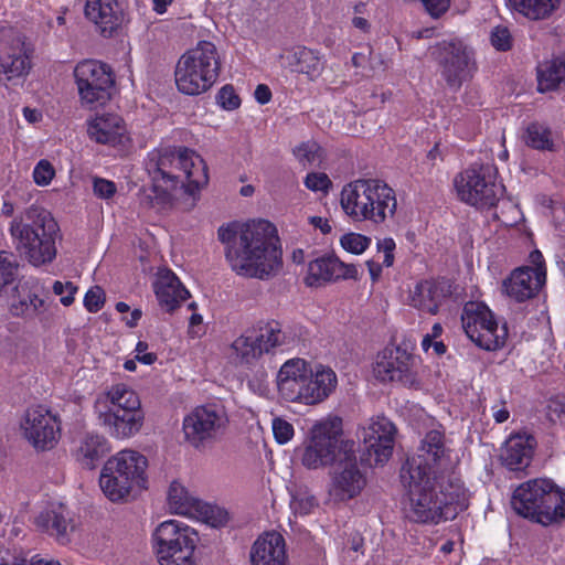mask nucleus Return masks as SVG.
<instances>
[{
    "mask_svg": "<svg viewBox=\"0 0 565 565\" xmlns=\"http://www.w3.org/2000/svg\"><path fill=\"white\" fill-rule=\"evenodd\" d=\"M401 479L407 489V516L418 523L452 520L468 508L469 494L457 478L430 476L418 460H407Z\"/></svg>",
    "mask_w": 565,
    "mask_h": 565,
    "instance_id": "f257e3e1",
    "label": "nucleus"
},
{
    "mask_svg": "<svg viewBox=\"0 0 565 565\" xmlns=\"http://www.w3.org/2000/svg\"><path fill=\"white\" fill-rule=\"evenodd\" d=\"M275 234V226L265 220L233 222L217 231L231 269L238 276L258 279H267L280 268L281 252Z\"/></svg>",
    "mask_w": 565,
    "mask_h": 565,
    "instance_id": "f03ea898",
    "label": "nucleus"
},
{
    "mask_svg": "<svg viewBox=\"0 0 565 565\" xmlns=\"http://www.w3.org/2000/svg\"><path fill=\"white\" fill-rule=\"evenodd\" d=\"M276 386L285 402L315 406L334 393L338 376L330 366L312 365L303 359L294 358L280 366Z\"/></svg>",
    "mask_w": 565,
    "mask_h": 565,
    "instance_id": "7ed1b4c3",
    "label": "nucleus"
},
{
    "mask_svg": "<svg viewBox=\"0 0 565 565\" xmlns=\"http://www.w3.org/2000/svg\"><path fill=\"white\" fill-rule=\"evenodd\" d=\"M340 205L353 222L384 224L397 210L395 190L381 179L361 178L345 184L340 192Z\"/></svg>",
    "mask_w": 565,
    "mask_h": 565,
    "instance_id": "20e7f679",
    "label": "nucleus"
},
{
    "mask_svg": "<svg viewBox=\"0 0 565 565\" xmlns=\"http://www.w3.org/2000/svg\"><path fill=\"white\" fill-rule=\"evenodd\" d=\"M9 232L17 250L32 265L40 266L54 259L58 226L49 211L31 205L13 217Z\"/></svg>",
    "mask_w": 565,
    "mask_h": 565,
    "instance_id": "39448f33",
    "label": "nucleus"
},
{
    "mask_svg": "<svg viewBox=\"0 0 565 565\" xmlns=\"http://www.w3.org/2000/svg\"><path fill=\"white\" fill-rule=\"evenodd\" d=\"M99 426L116 439L137 435L145 424V412L138 394L128 385L114 384L100 392L94 402Z\"/></svg>",
    "mask_w": 565,
    "mask_h": 565,
    "instance_id": "423d86ee",
    "label": "nucleus"
},
{
    "mask_svg": "<svg viewBox=\"0 0 565 565\" xmlns=\"http://www.w3.org/2000/svg\"><path fill=\"white\" fill-rule=\"evenodd\" d=\"M221 56L211 41H199L180 55L174 67L177 89L186 96H198L210 90L221 72Z\"/></svg>",
    "mask_w": 565,
    "mask_h": 565,
    "instance_id": "0eeeda50",
    "label": "nucleus"
},
{
    "mask_svg": "<svg viewBox=\"0 0 565 565\" xmlns=\"http://www.w3.org/2000/svg\"><path fill=\"white\" fill-rule=\"evenodd\" d=\"M342 433V419L338 416L329 415L317 420L299 448L301 465L318 470L335 462L341 454L352 452L354 443L344 440Z\"/></svg>",
    "mask_w": 565,
    "mask_h": 565,
    "instance_id": "6e6552de",
    "label": "nucleus"
},
{
    "mask_svg": "<svg viewBox=\"0 0 565 565\" xmlns=\"http://www.w3.org/2000/svg\"><path fill=\"white\" fill-rule=\"evenodd\" d=\"M147 458L132 449H124L109 457L104 463L99 487L113 502L128 498L132 492L146 489Z\"/></svg>",
    "mask_w": 565,
    "mask_h": 565,
    "instance_id": "1a4fd4ad",
    "label": "nucleus"
},
{
    "mask_svg": "<svg viewBox=\"0 0 565 565\" xmlns=\"http://www.w3.org/2000/svg\"><path fill=\"white\" fill-rule=\"evenodd\" d=\"M292 338L278 321H260L246 329L230 345L231 356L242 366H255L265 354L290 345Z\"/></svg>",
    "mask_w": 565,
    "mask_h": 565,
    "instance_id": "9d476101",
    "label": "nucleus"
},
{
    "mask_svg": "<svg viewBox=\"0 0 565 565\" xmlns=\"http://www.w3.org/2000/svg\"><path fill=\"white\" fill-rule=\"evenodd\" d=\"M151 543L159 565H195L199 534L190 525L163 521L154 529Z\"/></svg>",
    "mask_w": 565,
    "mask_h": 565,
    "instance_id": "9b49d317",
    "label": "nucleus"
},
{
    "mask_svg": "<svg viewBox=\"0 0 565 565\" xmlns=\"http://www.w3.org/2000/svg\"><path fill=\"white\" fill-rule=\"evenodd\" d=\"M440 77L454 92L470 81L477 71L473 49L463 40L451 38L436 44L431 52Z\"/></svg>",
    "mask_w": 565,
    "mask_h": 565,
    "instance_id": "f8f14e48",
    "label": "nucleus"
},
{
    "mask_svg": "<svg viewBox=\"0 0 565 565\" xmlns=\"http://www.w3.org/2000/svg\"><path fill=\"white\" fill-rule=\"evenodd\" d=\"M230 419L226 408L218 402L192 408L182 420L184 439L194 448L216 441L227 429Z\"/></svg>",
    "mask_w": 565,
    "mask_h": 565,
    "instance_id": "ddd939ff",
    "label": "nucleus"
},
{
    "mask_svg": "<svg viewBox=\"0 0 565 565\" xmlns=\"http://www.w3.org/2000/svg\"><path fill=\"white\" fill-rule=\"evenodd\" d=\"M454 185L462 202L478 209L495 205L503 193V185L497 181V170L489 164L462 171L455 178Z\"/></svg>",
    "mask_w": 565,
    "mask_h": 565,
    "instance_id": "4468645a",
    "label": "nucleus"
},
{
    "mask_svg": "<svg viewBox=\"0 0 565 565\" xmlns=\"http://www.w3.org/2000/svg\"><path fill=\"white\" fill-rule=\"evenodd\" d=\"M462 328L468 338L487 351L501 349L508 338L505 323L499 324L493 312L483 303L468 302L461 316Z\"/></svg>",
    "mask_w": 565,
    "mask_h": 565,
    "instance_id": "2eb2a0df",
    "label": "nucleus"
},
{
    "mask_svg": "<svg viewBox=\"0 0 565 565\" xmlns=\"http://www.w3.org/2000/svg\"><path fill=\"white\" fill-rule=\"evenodd\" d=\"M74 77L83 106L95 108L110 99L114 76L108 65L96 60H84L75 66Z\"/></svg>",
    "mask_w": 565,
    "mask_h": 565,
    "instance_id": "dca6fc26",
    "label": "nucleus"
},
{
    "mask_svg": "<svg viewBox=\"0 0 565 565\" xmlns=\"http://www.w3.org/2000/svg\"><path fill=\"white\" fill-rule=\"evenodd\" d=\"M367 486L366 470L358 462L354 449L341 458L330 473L329 501L345 504L359 498Z\"/></svg>",
    "mask_w": 565,
    "mask_h": 565,
    "instance_id": "f3484780",
    "label": "nucleus"
},
{
    "mask_svg": "<svg viewBox=\"0 0 565 565\" xmlns=\"http://www.w3.org/2000/svg\"><path fill=\"white\" fill-rule=\"evenodd\" d=\"M25 439L36 450H50L56 446L61 436L57 416L43 406L29 408L21 422Z\"/></svg>",
    "mask_w": 565,
    "mask_h": 565,
    "instance_id": "a211bd4d",
    "label": "nucleus"
},
{
    "mask_svg": "<svg viewBox=\"0 0 565 565\" xmlns=\"http://www.w3.org/2000/svg\"><path fill=\"white\" fill-rule=\"evenodd\" d=\"M416 359L407 350L388 347L382 350L373 363V375L383 383L397 382L412 385L415 382Z\"/></svg>",
    "mask_w": 565,
    "mask_h": 565,
    "instance_id": "6ab92c4d",
    "label": "nucleus"
},
{
    "mask_svg": "<svg viewBox=\"0 0 565 565\" xmlns=\"http://www.w3.org/2000/svg\"><path fill=\"white\" fill-rule=\"evenodd\" d=\"M409 460L420 461L430 476L438 475L440 471L452 469L456 463L454 452L446 441L445 434L438 429L429 430L420 441L416 457Z\"/></svg>",
    "mask_w": 565,
    "mask_h": 565,
    "instance_id": "aec40b11",
    "label": "nucleus"
},
{
    "mask_svg": "<svg viewBox=\"0 0 565 565\" xmlns=\"http://www.w3.org/2000/svg\"><path fill=\"white\" fill-rule=\"evenodd\" d=\"M555 483L551 479L537 478L519 486L512 495L513 510L532 521L537 520L539 513L546 504L547 495L554 489Z\"/></svg>",
    "mask_w": 565,
    "mask_h": 565,
    "instance_id": "412c9836",
    "label": "nucleus"
},
{
    "mask_svg": "<svg viewBox=\"0 0 565 565\" xmlns=\"http://www.w3.org/2000/svg\"><path fill=\"white\" fill-rule=\"evenodd\" d=\"M86 132L90 141L109 147L126 146L131 140L125 120L115 113L90 116L86 121Z\"/></svg>",
    "mask_w": 565,
    "mask_h": 565,
    "instance_id": "4be33fe9",
    "label": "nucleus"
},
{
    "mask_svg": "<svg viewBox=\"0 0 565 565\" xmlns=\"http://www.w3.org/2000/svg\"><path fill=\"white\" fill-rule=\"evenodd\" d=\"M395 426L386 417L371 419L361 428V438L370 456H374L376 465L388 460L393 454Z\"/></svg>",
    "mask_w": 565,
    "mask_h": 565,
    "instance_id": "5701e85b",
    "label": "nucleus"
},
{
    "mask_svg": "<svg viewBox=\"0 0 565 565\" xmlns=\"http://www.w3.org/2000/svg\"><path fill=\"white\" fill-rule=\"evenodd\" d=\"M359 270L355 265L342 262L331 254L316 258L308 264L305 282L309 287H320L340 279H356Z\"/></svg>",
    "mask_w": 565,
    "mask_h": 565,
    "instance_id": "b1692460",
    "label": "nucleus"
},
{
    "mask_svg": "<svg viewBox=\"0 0 565 565\" xmlns=\"http://www.w3.org/2000/svg\"><path fill=\"white\" fill-rule=\"evenodd\" d=\"M546 273L540 268L523 266L514 269L502 281V294L516 302H523L537 295L545 285Z\"/></svg>",
    "mask_w": 565,
    "mask_h": 565,
    "instance_id": "393cba45",
    "label": "nucleus"
},
{
    "mask_svg": "<svg viewBox=\"0 0 565 565\" xmlns=\"http://www.w3.org/2000/svg\"><path fill=\"white\" fill-rule=\"evenodd\" d=\"M84 13L103 36H111L126 20L125 11L117 0H86Z\"/></svg>",
    "mask_w": 565,
    "mask_h": 565,
    "instance_id": "a878e982",
    "label": "nucleus"
},
{
    "mask_svg": "<svg viewBox=\"0 0 565 565\" xmlns=\"http://www.w3.org/2000/svg\"><path fill=\"white\" fill-rule=\"evenodd\" d=\"M40 285L35 279L13 284L9 296V312L17 318L31 319L43 312L45 301L39 295Z\"/></svg>",
    "mask_w": 565,
    "mask_h": 565,
    "instance_id": "bb28decb",
    "label": "nucleus"
},
{
    "mask_svg": "<svg viewBox=\"0 0 565 565\" xmlns=\"http://www.w3.org/2000/svg\"><path fill=\"white\" fill-rule=\"evenodd\" d=\"M279 57L282 67L305 75L309 81H316L324 70V60L320 52L306 46L287 49Z\"/></svg>",
    "mask_w": 565,
    "mask_h": 565,
    "instance_id": "cd10ccee",
    "label": "nucleus"
},
{
    "mask_svg": "<svg viewBox=\"0 0 565 565\" xmlns=\"http://www.w3.org/2000/svg\"><path fill=\"white\" fill-rule=\"evenodd\" d=\"M171 164L183 173V182L189 193L192 194L207 184V167L195 151L188 148L180 149L172 156Z\"/></svg>",
    "mask_w": 565,
    "mask_h": 565,
    "instance_id": "c85d7f7f",
    "label": "nucleus"
},
{
    "mask_svg": "<svg viewBox=\"0 0 565 565\" xmlns=\"http://www.w3.org/2000/svg\"><path fill=\"white\" fill-rule=\"evenodd\" d=\"M252 565H287L284 536L275 531L262 534L250 550Z\"/></svg>",
    "mask_w": 565,
    "mask_h": 565,
    "instance_id": "c756f323",
    "label": "nucleus"
},
{
    "mask_svg": "<svg viewBox=\"0 0 565 565\" xmlns=\"http://www.w3.org/2000/svg\"><path fill=\"white\" fill-rule=\"evenodd\" d=\"M153 291L159 306L168 312L174 311L189 296L180 279L169 269L158 273Z\"/></svg>",
    "mask_w": 565,
    "mask_h": 565,
    "instance_id": "7c9ffc66",
    "label": "nucleus"
},
{
    "mask_svg": "<svg viewBox=\"0 0 565 565\" xmlns=\"http://www.w3.org/2000/svg\"><path fill=\"white\" fill-rule=\"evenodd\" d=\"M535 445V439L526 433L511 435L501 451L502 463L513 471L525 469L531 462Z\"/></svg>",
    "mask_w": 565,
    "mask_h": 565,
    "instance_id": "2f4dec72",
    "label": "nucleus"
},
{
    "mask_svg": "<svg viewBox=\"0 0 565 565\" xmlns=\"http://www.w3.org/2000/svg\"><path fill=\"white\" fill-rule=\"evenodd\" d=\"M108 451L109 445L104 436L85 433L76 439L73 456L81 467L92 470Z\"/></svg>",
    "mask_w": 565,
    "mask_h": 565,
    "instance_id": "473e14b6",
    "label": "nucleus"
},
{
    "mask_svg": "<svg viewBox=\"0 0 565 565\" xmlns=\"http://www.w3.org/2000/svg\"><path fill=\"white\" fill-rule=\"evenodd\" d=\"M445 298L444 288L434 280H422L409 291L408 303L423 313L436 315Z\"/></svg>",
    "mask_w": 565,
    "mask_h": 565,
    "instance_id": "72a5a7b5",
    "label": "nucleus"
},
{
    "mask_svg": "<svg viewBox=\"0 0 565 565\" xmlns=\"http://www.w3.org/2000/svg\"><path fill=\"white\" fill-rule=\"evenodd\" d=\"M35 524L58 540L64 539L68 530L73 529L71 512L61 503L51 504L42 511L36 516Z\"/></svg>",
    "mask_w": 565,
    "mask_h": 565,
    "instance_id": "f704fd0d",
    "label": "nucleus"
},
{
    "mask_svg": "<svg viewBox=\"0 0 565 565\" xmlns=\"http://www.w3.org/2000/svg\"><path fill=\"white\" fill-rule=\"evenodd\" d=\"M166 159H162L156 170L151 174V192L148 195L152 205H163L171 199L172 192L181 183L180 175L164 170Z\"/></svg>",
    "mask_w": 565,
    "mask_h": 565,
    "instance_id": "c9c22d12",
    "label": "nucleus"
},
{
    "mask_svg": "<svg viewBox=\"0 0 565 565\" xmlns=\"http://www.w3.org/2000/svg\"><path fill=\"white\" fill-rule=\"evenodd\" d=\"M200 499L180 481L174 480L170 483L167 493V504L171 513L190 519Z\"/></svg>",
    "mask_w": 565,
    "mask_h": 565,
    "instance_id": "e433bc0d",
    "label": "nucleus"
},
{
    "mask_svg": "<svg viewBox=\"0 0 565 565\" xmlns=\"http://www.w3.org/2000/svg\"><path fill=\"white\" fill-rule=\"evenodd\" d=\"M537 81L541 92L554 89L565 83V55L541 63L537 67Z\"/></svg>",
    "mask_w": 565,
    "mask_h": 565,
    "instance_id": "4c0bfd02",
    "label": "nucleus"
},
{
    "mask_svg": "<svg viewBox=\"0 0 565 565\" xmlns=\"http://www.w3.org/2000/svg\"><path fill=\"white\" fill-rule=\"evenodd\" d=\"M513 9L524 18L539 21L547 19L557 9L559 0H509Z\"/></svg>",
    "mask_w": 565,
    "mask_h": 565,
    "instance_id": "58836bf2",
    "label": "nucleus"
},
{
    "mask_svg": "<svg viewBox=\"0 0 565 565\" xmlns=\"http://www.w3.org/2000/svg\"><path fill=\"white\" fill-rule=\"evenodd\" d=\"M543 510L536 520L542 525L556 524L565 520V490L555 484L547 495Z\"/></svg>",
    "mask_w": 565,
    "mask_h": 565,
    "instance_id": "ea45409f",
    "label": "nucleus"
},
{
    "mask_svg": "<svg viewBox=\"0 0 565 565\" xmlns=\"http://www.w3.org/2000/svg\"><path fill=\"white\" fill-rule=\"evenodd\" d=\"M190 519L206 523L213 527H218L226 524L228 521V513L225 509L218 505L210 504L200 500Z\"/></svg>",
    "mask_w": 565,
    "mask_h": 565,
    "instance_id": "a19ab883",
    "label": "nucleus"
},
{
    "mask_svg": "<svg viewBox=\"0 0 565 565\" xmlns=\"http://www.w3.org/2000/svg\"><path fill=\"white\" fill-rule=\"evenodd\" d=\"M523 138L529 147L537 150H553L554 140L552 131L543 124L533 122L529 125Z\"/></svg>",
    "mask_w": 565,
    "mask_h": 565,
    "instance_id": "79ce46f5",
    "label": "nucleus"
},
{
    "mask_svg": "<svg viewBox=\"0 0 565 565\" xmlns=\"http://www.w3.org/2000/svg\"><path fill=\"white\" fill-rule=\"evenodd\" d=\"M290 509L295 514L307 515L318 507L316 497L306 486H295L290 489Z\"/></svg>",
    "mask_w": 565,
    "mask_h": 565,
    "instance_id": "37998d69",
    "label": "nucleus"
},
{
    "mask_svg": "<svg viewBox=\"0 0 565 565\" xmlns=\"http://www.w3.org/2000/svg\"><path fill=\"white\" fill-rule=\"evenodd\" d=\"M339 243L345 252L361 255L371 246L372 239L361 233L349 232L340 237Z\"/></svg>",
    "mask_w": 565,
    "mask_h": 565,
    "instance_id": "c03bdc74",
    "label": "nucleus"
},
{
    "mask_svg": "<svg viewBox=\"0 0 565 565\" xmlns=\"http://www.w3.org/2000/svg\"><path fill=\"white\" fill-rule=\"evenodd\" d=\"M294 153L302 164H317L323 158L322 148L316 141H307L295 148Z\"/></svg>",
    "mask_w": 565,
    "mask_h": 565,
    "instance_id": "a18cd8bd",
    "label": "nucleus"
},
{
    "mask_svg": "<svg viewBox=\"0 0 565 565\" xmlns=\"http://www.w3.org/2000/svg\"><path fill=\"white\" fill-rule=\"evenodd\" d=\"M17 266L7 252H0V295L4 294L15 281Z\"/></svg>",
    "mask_w": 565,
    "mask_h": 565,
    "instance_id": "49530a36",
    "label": "nucleus"
},
{
    "mask_svg": "<svg viewBox=\"0 0 565 565\" xmlns=\"http://www.w3.org/2000/svg\"><path fill=\"white\" fill-rule=\"evenodd\" d=\"M216 104L224 110L232 111L241 106V98L235 88L227 84L220 88L216 94Z\"/></svg>",
    "mask_w": 565,
    "mask_h": 565,
    "instance_id": "de8ad7c7",
    "label": "nucleus"
},
{
    "mask_svg": "<svg viewBox=\"0 0 565 565\" xmlns=\"http://www.w3.org/2000/svg\"><path fill=\"white\" fill-rule=\"evenodd\" d=\"M271 429L274 438L279 445L289 443L295 436V428L292 424L282 417L273 418Z\"/></svg>",
    "mask_w": 565,
    "mask_h": 565,
    "instance_id": "09e8293b",
    "label": "nucleus"
},
{
    "mask_svg": "<svg viewBox=\"0 0 565 565\" xmlns=\"http://www.w3.org/2000/svg\"><path fill=\"white\" fill-rule=\"evenodd\" d=\"M33 181L39 186L49 185L55 177V169L49 160H40L32 172Z\"/></svg>",
    "mask_w": 565,
    "mask_h": 565,
    "instance_id": "8fccbe9b",
    "label": "nucleus"
},
{
    "mask_svg": "<svg viewBox=\"0 0 565 565\" xmlns=\"http://www.w3.org/2000/svg\"><path fill=\"white\" fill-rule=\"evenodd\" d=\"M305 185L310 191L328 193L332 182L323 172H311L305 178Z\"/></svg>",
    "mask_w": 565,
    "mask_h": 565,
    "instance_id": "3c124183",
    "label": "nucleus"
},
{
    "mask_svg": "<svg viewBox=\"0 0 565 565\" xmlns=\"http://www.w3.org/2000/svg\"><path fill=\"white\" fill-rule=\"evenodd\" d=\"M490 41L498 51H507L512 45V36L507 26L498 25L491 31Z\"/></svg>",
    "mask_w": 565,
    "mask_h": 565,
    "instance_id": "603ef678",
    "label": "nucleus"
},
{
    "mask_svg": "<svg viewBox=\"0 0 565 565\" xmlns=\"http://www.w3.org/2000/svg\"><path fill=\"white\" fill-rule=\"evenodd\" d=\"M105 303V291L99 286H94L87 290L84 297V307L89 312L99 311Z\"/></svg>",
    "mask_w": 565,
    "mask_h": 565,
    "instance_id": "864d4df0",
    "label": "nucleus"
},
{
    "mask_svg": "<svg viewBox=\"0 0 565 565\" xmlns=\"http://www.w3.org/2000/svg\"><path fill=\"white\" fill-rule=\"evenodd\" d=\"M77 287L71 281L56 280L53 284V292L60 296V301L63 306L68 307L74 302V296Z\"/></svg>",
    "mask_w": 565,
    "mask_h": 565,
    "instance_id": "5fc2aeb1",
    "label": "nucleus"
},
{
    "mask_svg": "<svg viewBox=\"0 0 565 565\" xmlns=\"http://www.w3.org/2000/svg\"><path fill=\"white\" fill-rule=\"evenodd\" d=\"M93 191L97 198L108 200L115 195L117 186L113 181H109L107 179L94 178Z\"/></svg>",
    "mask_w": 565,
    "mask_h": 565,
    "instance_id": "6e6d98bb",
    "label": "nucleus"
},
{
    "mask_svg": "<svg viewBox=\"0 0 565 565\" xmlns=\"http://www.w3.org/2000/svg\"><path fill=\"white\" fill-rule=\"evenodd\" d=\"M420 1L425 6L428 13L434 18H438L441 14H444L450 6V0H420Z\"/></svg>",
    "mask_w": 565,
    "mask_h": 565,
    "instance_id": "4d7b16f0",
    "label": "nucleus"
},
{
    "mask_svg": "<svg viewBox=\"0 0 565 565\" xmlns=\"http://www.w3.org/2000/svg\"><path fill=\"white\" fill-rule=\"evenodd\" d=\"M136 360L142 364L151 365L157 361V355L152 352H148V343L139 341L135 348Z\"/></svg>",
    "mask_w": 565,
    "mask_h": 565,
    "instance_id": "13d9d810",
    "label": "nucleus"
},
{
    "mask_svg": "<svg viewBox=\"0 0 565 565\" xmlns=\"http://www.w3.org/2000/svg\"><path fill=\"white\" fill-rule=\"evenodd\" d=\"M548 417L552 422L565 425V404L551 402L548 405Z\"/></svg>",
    "mask_w": 565,
    "mask_h": 565,
    "instance_id": "bf43d9fd",
    "label": "nucleus"
},
{
    "mask_svg": "<svg viewBox=\"0 0 565 565\" xmlns=\"http://www.w3.org/2000/svg\"><path fill=\"white\" fill-rule=\"evenodd\" d=\"M203 317L200 313H192L189 321V334L191 337H200L203 332Z\"/></svg>",
    "mask_w": 565,
    "mask_h": 565,
    "instance_id": "052dcab7",
    "label": "nucleus"
},
{
    "mask_svg": "<svg viewBox=\"0 0 565 565\" xmlns=\"http://www.w3.org/2000/svg\"><path fill=\"white\" fill-rule=\"evenodd\" d=\"M255 99L260 104L265 105L271 99V92L267 85L259 84L254 92Z\"/></svg>",
    "mask_w": 565,
    "mask_h": 565,
    "instance_id": "680f3d73",
    "label": "nucleus"
},
{
    "mask_svg": "<svg viewBox=\"0 0 565 565\" xmlns=\"http://www.w3.org/2000/svg\"><path fill=\"white\" fill-rule=\"evenodd\" d=\"M309 222L315 228L320 230L322 234H329L332 230L330 222L324 217L311 216Z\"/></svg>",
    "mask_w": 565,
    "mask_h": 565,
    "instance_id": "e2e57ef3",
    "label": "nucleus"
},
{
    "mask_svg": "<svg viewBox=\"0 0 565 565\" xmlns=\"http://www.w3.org/2000/svg\"><path fill=\"white\" fill-rule=\"evenodd\" d=\"M510 413L508 408L505 407L504 403H501L500 405L492 406V417L494 418L495 423L501 424L509 419Z\"/></svg>",
    "mask_w": 565,
    "mask_h": 565,
    "instance_id": "0e129e2a",
    "label": "nucleus"
},
{
    "mask_svg": "<svg viewBox=\"0 0 565 565\" xmlns=\"http://www.w3.org/2000/svg\"><path fill=\"white\" fill-rule=\"evenodd\" d=\"M395 248L396 244L392 237H385L377 242V250L382 254L394 253Z\"/></svg>",
    "mask_w": 565,
    "mask_h": 565,
    "instance_id": "69168bd1",
    "label": "nucleus"
},
{
    "mask_svg": "<svg viewBox=\"0 0 565 565\" xmlns=\"http://www.w3.org/2000/svg\"><path fill=\"white\" fill-rule=\"evenodd\" d=\"M23 117L30 124H36L42 120V113L39 109L24 107Z\"/></svg>",
    "mask_w": 565,
    "mask_h": 565,
    "instance_id": "338daca9",
    "label": "nucleus"
},
{
    "mask_svg": "<svg viewBox=\"0 0 565 565\" xmlns=\"http://www.w3.org/2000/svg\"><path fill=\"white\" fill-rule=\"evenodd\" d=\"M26 565H61L57 561L52 558H45L40 556H33L31 559H26Z\"/></svg>",
    "mask_w": 565,
    "mask_h": 565,
    "instance_id": "774afa93",
    "label": "nucleus"
}]
</instances>
